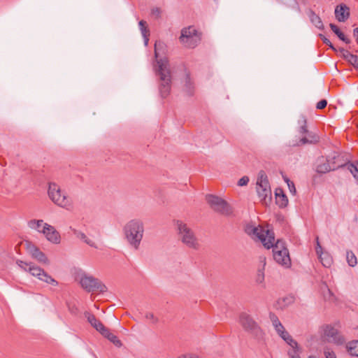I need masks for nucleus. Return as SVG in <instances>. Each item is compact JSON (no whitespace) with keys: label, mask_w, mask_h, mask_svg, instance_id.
Instances as JSON below:
<instances>
[{"label":"nucleus","mask_w":358,"mask_h":358,"mask_svg":"<svg viewBox=\"0 0 358 358\" xmlns=\"http://www.w3.org/2000/svg\"><path fill=\"white\" fill-rule=\"evenodd\" d=\"M353 36L356 38V41L358 43V28H355L353 30Z\"/></svg>","instance_id":"nucleus-50"},{"label":"nucleus","mask_w":358,"mask_h":358,"mask_svg":"<svg viewBox=\"0 0 358 358\" xmlns=\"http://www.w3.org/2000/svg\"><path fill=\"white\" fill-rule=\"evenodd\" d=\"M301 352V349H298V351L296 350H290L288 352V355L290 358H301L300 357V353Z\"/></svg>","instance_id":"nucleus-40"},{"label":"nucleus","mask_w":358,"mask_h":358,"mask_svg":"<svg viewBox=\"0 0 358 358\" xmlns=\"http://www.w3.org/2000/svg\"><path fill=\"white\" fill-rule=\"evenodd\" d=\"M257 192L261 202L268 205L271 201L272 194L268 177L264 171H260L257 180Z\"/></svg>","instance_id":"nucleus-8"},{"label":"nucleus","mask_w":358,"mask_h":358,"mask_svg":"<svg viewBox=\"0 0 358 358\" xmlns=\"http://www.w3.org/2000/svg\"><path fill=\"white\" fill-rule=\"evenodd\" d=\"M348 350L352 356L358 357V341H352L348 345Z\"/></svg>","instance_id":"nucleus-28"},{"label":"nucleus","mask_w":358,"mask_h":358,"mask_svg":"<svg viewBox=\"0 0 358 358\" xmlns=\"http://www.w3.org/2000/svg\"><path fill=\"white\" fill-rule=\"evenodd\" d=\"M48 193L49 198L55 204L67 210L71 208V201L68 198L66 194L62 192L60 187L55 182L49 183Z\"/></svg>","instance_id":"nucleus-7"},{"label":"nucleus","mask_w":358,"mask_h":358,"mask_svg":"<svg viewBox=\"0 0 358 358\" xmlns=\"http://www.w3.org/2000/svg\"><path fill=\"white\" fill-rule=\"evenodd\" d=\"M346 259L348 264L350 266L354 267L357 264V260L355 255L352 251H347Z\"/></svg>","instance_id":"nucleus-31"},{"label":"nucleus","mask_w":358,"mask_h":358,"mask_svg":"<svg viewBox=\"0 0 358 358\" xmlns=\"http://www.w3.org/2000/svg\"><path fill=\"white\" fill-rule=\"evenodd\" d=\"M279 336L283 339L292 349V350H296L299 349V346L298 343L292 338V337L289 335V334L285 330L283 332H281L279 334Z\"/></svg>","instance_id":"nucleus-22"},{"label":"nucleus","mask_w":358,"mask_h":358,"mask_svg":"<svg viewBox=\"0 0 358 358\" xmlns=\"http://www.w3.org/2000/svg\"><path fill=\"white\" fill-rule=\"evenodd\" d=\"M319 258L320 259V261L324 267L327 268L331 265L332 259L327 253L324 254L321 257Z\"/></svg>","instance_id":"nucleus-32"},{"label":"nucleus","mask_w":358,"mask_h":358,"mask_svg":"<svg viewBox=\"0 0 358 358\" xmlns=\"http://www.w3.org/2000/svg\"><path fill=\"white\" fill-rule=\"evenodd\" d=\"M329 27L334 33H335L336 31H337L339 29V28L336 24H332V23H331L329 24Z\"/></svg>","instance_id":"nucleus-49"},{"label":"nucleus","mask_w":358,"mask_h":358,"mask_svg":"<svg viewBox=\"0 0 358 358\" xmlns=\"http://www.w3.org/2000/svg\"><path fill=\"white\" fill-rule=\"evenodd\" d=\"M285 181L287 184V186H288L290 193L294 195L296 194V188H295L294 182L292 181H291L289 179H288L287 178H285Z\"/></svg>","instance_id":"nucleus-36"},{"label":"nucleus","mask_w":358,"mask_h":358,"mask_svg":"<svg viewBox=\"0 0 358 358\" xmlns=\"http://www.w3.org/2000/svg\"><path fill=\"white\" fill-rule=\"evenodd\" d=\"M27 250L31 257L37 260L39 263L44 264H49V260L45 253L41 251L40 249L34 245L28 243Z\"/></svg>","instance_id":"nucleus-15"},{"label":"nucleus","mask_w":358,"mask_h":358,"mask_svg":"<svg viewBox=\"0 0 358 358\" xmlns=\"http://www.w3.org/2000/svg\"><path fill=\"white\" fill-rule=\"evenodd\" d=\"M265 264H266V263H265V259H264L262 268H259L257 270V273L256 278H255V282L257 284H259V285L263 284L264 281V270Z\"/></svg>","instance_id":"nucleus-29"},{"label":"nucleus","mask_w":358,"mask_h":358,"mask_svg":"<svg viewBox=\"0 0 358 358\" xmlns=\"http://www.w3.org/2000/svg\"><path fill=\"white\" fill-rule=\"evenodd\" d=\"M176 227L178 240L180 241L183 245L190 249H199V241L192 228L181 220H177L176 222Z\"/></svg>","instance_id":"nucleus-3"},{"label":"nucleus","mask_w":358,"mask_h":358,"mask_svg":"<svg viewBox=\"0 0 358 358\" xmlns=\"http://www.w3.org/2000/svg\"><path fill=\"white\" fill-rule=\"evenodd\" d=\"M319 36L320 38L322 40L323 43L324 44H326L327 45H328L331 49H332L335 52H338V50H337L334 46V45L332 44V43L327 38H326L323 34H319Z\"/></svg>","instance_id":"nucleus-33"},{"label":"nucleus","mask_w":358,"mask_h":358,"mask_svg":"<svg viewBox=\"0 0 358 358\" xmlns=\"http://www.w3.org/2000/svg\"><path fill=\"white\" fill-rule=\"evenodd\" d=\"M299 129L298 132L301 135L306 134V136L302 137L298 142L292 143L293 146H300L305 144H313L316 143L319 141V137L312 133L309 132L307 129V119L301 115L298 120Z\"/></svg>","instance_id":"nucleus-10"},{"label":"nucleus","mask_w":358,"mask_h":358,"mask_svg":"<svg viewBox=\"0 0 358 358\" xmlns=\"http://www.w3.org/2000/svg\"><path fill=\"white\" fill-rule=\"evenodd\" d=\"M215 1H218V0H214Z\"/></svg>","instance_id":"nucleus-51"},{"label":"nucleus","mask_w":358,"mask_h":358,"mask_svg":"<svg viewBox=\"0 0 358 358\" xmlns=\"http://www.w3.org/2000/svg\"><path fill=\"white\" fill-rule=\"evenodd\" d=\"M245 232L252 238L260 241L266 248L270 249L273 246L271 243L275 240L273 231L265 230L261 227H255L252 224H247L245 227Z\"/></svg>","instance_id":"nucleus-5"},{"label":"nucleus","mask_w":358,"mask_h":358,"mask_svg":"<svg viewBox=\"0 0 358 358\" xmlns=\"http://www.w3.org/2000/svg\"><path fill=\"white\" fill-rule=\"evenodd\" d=\"M280 3L285 4L286 6H289L292 3H295V0H277Z\"/></svg>","instance_id":"nucleus-47"},{"label":"nucleus","mask_w":358,"mask_h":358,"mask_svg":"<svg viewBox=\"0 0 358 358\" xmlns=\"http://www.w3.org/2000/svg\"><path fill=\"white\" fill-rule=\"evenodd\" d=\"M164 44L161 41L155 43V57L156 58L158 57L159 51L160 50H162L164 48Z\"/></svg>","instance_id":"nucleus-37"},{"label":"nucleus","mask_w":358,"mask_h":358,"mask_svg":"<svg viewBox=\"0 0 358 358\" xmlns=\"http://www.w3.org/2000/svg\"><path fill=\"white\" fill-rule=\"evenodd\" d=\"M138 25L141 34L144 38L145 45H147L149 40L148 36L150 35V31L146 26V22L141 20L138 22Z\"/></svg>","instance_id":"nucleus-26"},{"label":"nucleus","mask_w":358,"mask_h":358,"mask_svg":"<svg viewBox=\"0 0 358 358\" xmlns=\"http://www.w3.org/2000/svg\"><path fill=\"white\" fill-rule=\"evenodd\" d=\"M249 180V178L248 176H243L241 178L238 180V185L241 187L247 185Z\"/></svg>","instance_id":"nucleus-42"},{"label":"nucleus","mask_w":358,"mask_h":358,"mask_svg":"<svg viewBox=\"0 0 358 358\" xmlns=\"http://www.w3.org/2000/svg\"><path fill=\"white\" fill-rule=\"evenodd\" d=\"M185 88H186L187 94L189 95H192V83L190 82L189 77L186 78Z\"/></svg>","instance_id":"nucleus-41"},{"label":"nucleus","mask_w":358,"mask_h":358,"mask_svg":"<svg viewBox=\"0 0 358 358\" xmlns=\"http://www.w3.org/2000/svg\"><path fill=\"white\" fill-rule=\"evenodd\" d=\"M340 40L345 42L346 44H349L350 43V40L347 38L345 34L340 30V29L334 33Z\"/></svg>","instance_id":"nucleus-35"},{"label":"nucleus","mask_w":358,"mask_h":358,"mask_svg":"<svg viewBox=\"0 0 358 358\" xmlns=\"http://www.w3.org/2000/svg\"><path fill=\"white\" fill-rule=\"evenodd\" d=\"M239 322L245 331L251 334L255 338L259 339L263 336V331L252 317L247 313L240 315Z\"/></svg>","instance_id":"nucleus-12"},{"label":"nucleus","mask_w":358,"mask_h":358,"mask_svg":"<svg viewBox=\"0 0 358 358\" xmlns=\"http://www.w3.org/2000/svg\"><path fill=\"white\" fill-rule=\"evenodd\" d=\"M80 284L81 287L88 292L99 291V292L103 293L107 291L106 286L99 279L87 274L81 275Z\"/></svg>","instance_id":"nucleus-13"},{"label":"nucleus","mask_w":358,"mask_h":358,"mask_svg":"<svg viewBox=\"0 0 358 358\" xmlns=\"http://www.w3.org/2000/svg\"><path fill=\"white\" fill-rule=\"evenodd\" d=\"M152 13L159 17L160 16L161 10L159 8H155L152 10Z\"/></svg>","instance_id":"nucleus-48"},{"label":"nucleus","mask_w":358,"mask_h":358,"mask_svg":"<svg viewBox=\"0 0 358 358\" xmlns=\"http://www.w3.org/2000/svg\"><path fill=\"white\" fill-rule=\"evenodd\" d=\"M324 355L325 358H337L335 352L328 347L324 348Z\"/></svg>","instance_id":"nucleus-34"},{"label":"nucleus","mask_w":358,"mask_h":358,"mask_svg":"<svg viewBox=\"0 0 358 358\" xmlns=\"http://www.w3.org/2000/svg\"><path fill=\"white\" fill-rule=\"evenodd\" d=\"M206 200L210 208L215 212L226 216L232 215V208L223 199L217 196L209 194L206 196Z\"/></svg>","instance_id":"nucleus-11"},{"label":"nucleus","mask_w":358,"mask_h":358,"mask_svg":"<svg viewBox=\"0 0 358 358\" xmlns=\"http://www.w3.org/2000/svg\"><path fill=\"white\" fill-rule=\"evenodd\" d=\"M336 19L341 22L346 21L350 17V9L344 3L338 5L335 8Z\"/></svg>","instance_id":"nucleus-17"},{"label":"nucleus","mask_w":358,"mask_h":358,"mask_svg":"<svg viewBox=\"0 0 358 358\" xmlns=\"http://www.w3.org/2000/svg\"><path fill=\"white\" fill-rule=\"evenodd\" d=\"M324 335L329 342H332L336 344H341L343 339L340 336L338 330L331 325H327L324 329Z\"/></svg>","instance_id":"nucleus-16"},{"label":"nucleus","mask_w":358,"mask_h":358,"mask_svg":"<svg viewBox=\"0 0 358 358\" xmlns=\"http://www.w3.org/2000/svg\"><path fill=\"white\" fill-rule=\"evenodd\" d=\"M179 41L184 47L193 49L200 43L201 33L194 26L184 27L181 29Z\"/></svg>","instance_id":"nucleus-6"},{"label":"nucleus","mask_w":358,"mask_h":358,"mask_svg":"<svg viewBox=\"0 0 358 358\" xmlns=\"http://www.w3.org/2000/svg\"><path fill=\"white\" fill-rule=\"evenodd\" d=\"M308 17L311 23L319 29H324L323 22L319 15H317L313 10H309Z\"/></svg>","instance_id":"nucleus-23"},{"label":"nucleus","mask_w":358,"mask_h":358,"mask_svg":"<svg viewBox=\"0 0 358 358\" xmlns=\"http://www.w3.org/2000/svg\"><path fill=\"white\" fill-rule=\"evenodd\" d=\"M343 167H346L348 170L352 173L354 178L358 183V169L357 167L352 163H348L343 166Z\"/></svg>","instance_id":"nucleus-30"},{"label":"nucleus","mask_w":358,"mask_h":358,"mask_svg":"<svg viewBox=\"0 0 358 358\" xmlns=\"http://www.w3.org/2000/svg\"><path fill=\"white\" fill-rule=\"evenodd\" d=\"M44 224L43 220H31L28 222V227L31 229L36 230L41 233L40 228L41 226L43 227Z\"/></svg>","instance_id":"nucleus-27"},{"label":"nucleus","mask_w":358,"mask_h":358,"mask_svg":"<svg viewBox=\"0 0 358 358\" xmlns=\"http://www.w3.org/2000/svg\"><path fill=\"white\" fill-rule=\"evenodd\" d=\"M41 233L43 234L46 239L52 243L58 244L60 243V234L53 226L48 223L44 224L41 229Z\"/></svg>","instance_id":"nucleus-14"},{"label":"nucleus","mask_w":358,"mask_h":358,"mask_svg":"<svg viewBox=\"0 0 358 358\" xmlns=\"http://www.w3.org/2000/svg\"><path fill=\"white\" fill-rule=\"evenodd\" d=\"M17 266L24 271L29 273L39 280L52 286H57L58 282L52 278L47 272L32 262H26L20 259L16 261Z\"/></svg>","instance_id":"nucleus-4"},{"label":"nucleus","mask_w":358,"mask_h":358,"mask_svg":"<svg viewBox=\"0 0 358 358\" xmlns=\"http://www.w3.org/2000/svg\"><path fill=\"white\" fill-rule=\"evenodd\" d=\"M275 203L281 208H285L288 204V199L281 188H276L275 191Z\"/></svg>","instance_id":"nucleus-20"},{"label":"nucleus","mask_w":358,"mask_h":358,"mask_svg":"<svg viewBox=\"0 0 358 358\" xmlns=\"http://www.w3.org/2000/svg\"><path fill=\"white\" fill-rule=\"evenodd\" d=\"M101 335L108 339L111 343H113L116 347H121L122 346V342L120 340L118 339V338L114 335L113 334L110 333L108 329H106V331L102 332Z\"/></svg>","instance_id":"nucleus-25"},{"label":"nucleus","mask_w":358,"mask_h":358,"mask_svg":"<svg viewBox=\"0 0 358 358\" xmlns=\"http://www.w3.org/2000/svg\"><path fill=\"white\" fill-rule=\"evenodd\" d=\"M331 170L329 164L324 161V159H319L316 166V171L319 173H326Z\"/></svg>","instance_id":"nucleus-24"},{"label":"nucleus","mask_w":358,"mask_h":358,"mask_svg":"<svg viewBox=\"0 0 358 358\" xmlns=\"http://www.w3.org/2000/svg\"><path fill=\"white\" fill-rule=\"evenodd\" d=\"M157 69L156 75L159 77V90L161 96L166 97L171 91V75L169 68V62L166 57L157 60Z\"/></svg>","instance_id":"nucleus-2"},{"label":"nucleus","mask_w":358,"mask_h":358,"mask_svg":"<svg viewBox=\"0 0 358 358\" xmlns=\"http://www.w3.org/2000/svg\"><path fill=\"white\" fill-rule=\"evenodd\" d=\"M145 317L146 319L151 320L152 324H157L159 322L158 317L155 316L152 313H146Z\"/></svg>","instance_id":"nucleus-38"},{"label":"nucleus","mask_w":358,"mask_h":358,"mask_svg":"<svg viewBox=\"0 0 358 358\" xmlns=\"http://www.w3.org/2000/svg\"><path fill=\"white\" fill-rule=\"evenodd\" d=\"M273 259L275 261L286 268L291 266V259L288 250L285 245V242L282 240H278L275 243V240L272 241Z\"/></svg>","instance_id":"nucleus-9"},{"label":"nucleus","mask_w":358,"mask_h":358,"mask_svg":"<svg viewBox=\"0 0 358 358\" xmlns=\"http://www.w3.org/2000/svg\"><path fill=\"white\" fill-rule=\"evenodd\" d=\"M274 329L278 335L285 330L284 326L282 324L281 322L278 324L277 326H275Z\"/></svg>","instance_id":"nucleus-45"},{"label":"nucleus","mask_w":358,"mask_h":358,"mask_svg":"<svg viewBox=\"0 0 358 358\" xmlns=\"http://www.w3.org/2000/svg\"><path fill=\"white\" fill-rule=\"evenodd\" d=\"M338 52L343 59L353 66L355 69L358 70V56L357 55L352 54L343 48H339Z\"/></svg>","instance_id":"nucleus-19"},{"label":"nucleus","mask_w":358,"mask_h":358,"mask_svg":"<svg viewBox=\"0 0 358 358\" xmlns=\"http://www.w3.org/2000/svg\"><path fill=\"white\" fill-rule=\"evenodd\" d=\"M322 250L323 249L319 243L318 238H317V246L315 250L319 257H321L324 255Z\"/></svg>","instance_id":"nucleus-43"},{"label":"nucleus","mask_w":358,"mask_h":358,"mask_svg":"<svg viewBox=\"0 0 358 358\" xmlns=\"http://www.w3.org/2000/svg\"><path fill=\"white\" fill-rule=\"evenodd\" d=\"M269 318L272 322L273 327H275V326L280 323V321L279 320L278 317L275 315V314L273 313H269Z\"/></svg>","instance_id":"nucleus-39"},{"label":"nucleus","mask_w":358,"mask_h":358,"mask_svg":"<svg viewBox=\"0 0 358 358\" xmlns=\"http://www.w3.org/2000/svg\"><path fill=\"white\" fill-rule=\"evenodd\" d=\"M327 105V101L325 99L320 100L316 105L317 109H323Z\"/></svg>","instance_id":"nucleus-44"},{"label":"nucleus","mask_w":358,"mask_h":358,"mask_svg":"<svg viewBox=\"0 0 358 358\" xmlns=\"http://www.w3.org/2000/svg\"><path fill=\"white\" fill-rule=\"evenodd\" d=\"M73 233L77 238L83 241L85 243H86L89 246L94 248H98V246L96 244V243L93 240H92L91 238L87 237V235L85 233H83V231L74 229H73Z\"/></svg>","instance_id":"nucleus-21"},{"label":"nucleus","mask_w":358,"mask_h":358,"mask_svg":"<svg viewBox=\"0 0 358 358\" xmlns=\"http://www.w3.org/2000/svg\"><path fill=\"white\" fill-rule=\"evenodd\" d=\"M177 358H199V356H197L194 354H185V355H182Z\"/></svg>","instance_id":"nucleus-46"},{"label":"nucleus","mask_w":358,"mask_h":358,"mask_svg":"<svg viewBox=\"0 0 358 358\" xmlns=\"http://www.w3.org/2000/svg\"><path fill=\"white\" fill-rule=\"evenodd\" d=\"M123 231L129 244L138 250L144 234L143 222L138 219L131 220L124 225Z\"/></svg>","instance_id":"nucleus-1"},{"label":"nucleus","mask_w":358,"mask_h":358,"mask_svg":"<svg viewBox=\"0 0 358 358\" xmlns=\"http://www.w3.org/2000/svg\"><path fill=\"white\" fill-rule=\"evenodd\" d=\"M85 317L87 322L101 334L102 332L106 331V327L94 316V315L90 313L88 311L85 312Z\"/></svg>","instance_id":"nucleus-18"}]
</instances>
